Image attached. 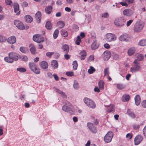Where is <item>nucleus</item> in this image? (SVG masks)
<instances>
[{
	"mask_svg": "<svg viewBox=\"0 0 146 146\" xmlns=\"http://www.w3.org/2000/svg\"><path fill=\"white\" fill-rule=\"evenodd\" d=\"M53 89L56 92L58 93L59 94H60L62 97L64 98H66L67 97L66 95L62 91L60 90L59 89L55 87H53Z\"/></svg>",
	"mask_w": 146,
	"mask_h": 146,
	"instance_id": "obj_22",
	"label": "nucleus"
},
{
	"mask_svg": "<svg viewBox=\"0 0 146 146\" xmlns=\"http://www.w3.org/2000/svg\"><path fill=\"white\" fill-rule=\"evenodd\" d=\"M51 67L54 69H56L58 67V63L57 61L53 60L51 62L50 65Z\"/></svg>",
	"mask_w": 146,
	"mask_h": 146,
	"instance_id": "obj_23",
	"label": "nucleus"
},
{
	"mask_svg": "<svg viewBox=\"0 0 146 146\" xmlns=\"http://www.w3.org/2000/svg\"><path fill=\"white\" fill-rule=\"evenodd\" d=\"M7 40L8 42L11 44L15 43L16 41V37L14 36L9 37Z\"/></svg>",
	"mask_w": 146,
	"mask_h": 146,
	"instance_id": "obj_20",
	"label": "nucleus"
},
{
	"mask_svg": "<svg viewBox=\"0 0 146 146\" xmlns=\"http://www.w3.org/2000/svg\"><path fill=\"white\" fill-rule=\"evenodd\" d=\"M133 19H130L129 20L127 21L126 23V26L127 27L129 26L130 25L133 23Z\"/></svg>",
	"mask_w": 146,
	"mask_h": 146,
	"instance_id": "obj_52",
	"label": "nucleus"
},
{
	"mask_svg": "<svg viewBox=\"0 0 146 146\" xmlns=\"http://www.w3.org/2000/svg\"><path fill=\"white\" fill-rule=\"evenodd\" d=\"M79 55L81 59L82 60H84L86 56V53L85 50H83L80 53Z\"/></svg>",
	"mask_w": 146,
	"mask_h": 146,
	"instance_id": "obj_27",
	"label": "nucleus"
},
{
	"mask_svg": "<svg viewBox=\"0 0 146 146\" xmlns=\"http://www.w3.org/2000/svg\"><path fill=\"white\" fill-rule=\"evenodd\" d=\"M144 26V23L143 22L140 20L137 21L134 26V32L136 33L141 32L143 30Z\"/></svg>",
	"mask_w": 146,
	"mask_h": 146,
	"instance_id": "obj_2",
	"label": "nucleus"
},
{
	"mask_svg": "<svg viewBox=\"0 0 146 146\" xmlns=\"http://www.w3.org/2000/svg\"><path fill=\"white\" fill-rule=\"evenodd\" d=\"M14 11L16 15H19L20 13V11L19 9V5L18 3H15L13 5Z\"/></svg>",
	"mask_w": 146,
	"mask_h": 146,
	"instance_id": "obj_18",
	"label": "nucleus"
},
{
	"mask_svg": "<svg viewBox=\"0 0 146 146\" xmlns=\"http://www.w3.org/2000/svg\"><path fill=\"white\" fill-rule=\"evenodd\" d=\"M14 24L18 29L23 30L25 29V27L23 23L18 20H15L14 21Z\"/></svg>",
	"mask_w": 146,
	"mask_h": 146,
	"instance_id": "obj_10",
	"label": "nucleus"
},
{
	"mask_svg": "<svg viewBox=\"0 0 146 146\" xmlns=\"http://www.w3.org/2000/svg\"><path fill=\"white\" fill-rule=\"evenodd\" d=\"M55 54H56L58 56L59 55L58 53H56L54 52H47L46 53V55L47 56L49 57H50L52 55Z\"/></svg>",
	"mask_w": 146,
	"mask_h": 146,
	"instance_id": "obj_45",
	"label": "nucleus"
},
{
	"mask_svg": "<svg viewBox=\"0 0 146 146\" xmlns=\"http://www.w3.org/2000/svg\"><path fill=\"white\" fill-rule=\"evenodd\" d=\"M74 29L75 31H77L79 30L78 27L76 25H74Z\"/></svg>",
	"mask_w": 146,
	"mask_h": 146,
	"instance_id": "obj_64",
	"label": "nucleus"
},
{
	"mask_svg": "<svg viewBox=\"0 0 146 146\" xmlns=\"http://www.w3.org/2000/svg\"><path fill=\"white\" fill-rule=\"evenodd\" d=\"M66 75L69 76H73V72H68L66 73Z\"/></svg>",
	"mask_w": 146,
	"mask_h": 146,
	"instance_id": "obj_58",
	"label": "nucleus"
},
{
	"mask_svg": "<svg viewBox=\"0 0 146 146\" xmlns=\"http://www.w3.org/2000/svg\"><path fill=\"white\" fill-rule=\"evenodd\" d=\"M17 70L20 72H24L26 71V69L23 67H19L17 68Z\"/></svg>",
	"mask_w": 146,
	"mask_h": 146,
	"instance_id": "obj_48",
	"label": "nucleus"
},
{
	"mask_svg": "<svg viewBox=\"0 0 146 146\" xmlns=\"http://www.w3.org/2000/svg\"><path fill=\"white\" fill-rule=\"evenodd\" d=\"M57 24L58 27L60 29L63 28L65 25L64 22L62 21H58Z\"/></svg>",
	"mask_w": 146,
	"mask_h": 146,
	"instance_id": "obj_31",
	"label": "nucleus"
},
{
	"mask_svg": "<svg viewBox=\"0 0 146 146\" xmlns=\"http://www.w3.org/2000/svg\"><path fill=\"white\" fill-rule=\"evenodd\" d=\"M138 44L141 46H145L146 45V39H143L140 40L138 42Z\"/></svg>",
	"mask_w": 146,
	"mask_h": 146,
	"instance_id": "obj_37",
	"label": "nucleus"
},
{
	"mask_svg": "<svg viewBox=\"0 0 146 146\" xmlns=\"http://www.w3.org/2000/svg\"><path fill=\"white\" fill-rule=\"evenodd\" d=\"M127 113L129 116L131 117V118H134L135 117V115L133 112L131 111L129 109L127 110Z\"/></svg>",
	"mask_w": 146,
	"mask_h": 146,
	"instance_id": "obj_34",
	"label": "nucleus"
},
{
	"mask_svg": "<svg viewBox=\"0 0 146 146\" xmlns=\"http://www.w3.org/2000/svg\"><path fill=\"white\" fill-rule=\"evenodd\" d=\"M52 76L56 80L58 81L59 80L58 77L56 74H54Z\"/></svg>",
	"mask_w": 146,
	"mask_h": 146,
	"instance_id": "obj_63",
	"label": "nucleus"
},
{
	"mask_svg": "<svg viewBox=\"0 0 146 146\" xmlns=\"http://www.w3.org/2000/svg\"><path fill=\"white\" fill-rule=\"evenodd\" d=\"M134 98L135 104L137 106H139L141 102L140 96L139 95H137L135 96Z\"/></svg>",
	"mask_w": 146,
	"mask_h": 146,
	"instance_id": "obj_25",
	"label": "nucleus"
},
{
	"mask_svg": "<svg viewBox=\"0 0 146 146\" xmlns=\"http://www.w3.org/2000/svg\"><path fill=\"white\" fill-rule=\"evenodd\" d=\"M135 56L137 58L135 60H136L137 62H138V61H141L143 59V55L141 54L137 53L135 54Z\"/></svg>",
	"mask_w": 146,
	"mask_h": 146,
	"instance_id": "obj_26",
	"label": "nucleus"
},
{
	"mask_svg": "<svg viewBox=\"0 0 146 146\" xmlns=\"http://www.w3.org/2000/svg\"><path fill=\"white\" fill-rule=\"evenodd\" d=\"M118 39L121 41L129 42L130 41L131 38L127 34L124 33L118 37Z\"/></svg>",
	"mask_w": 146,
	"mask_h": 146,
	"instance_id": "obj_8",
	"label": "nucleus"
},
{
	"mask_svg": "<svg viewBox=\"0 0 146 146\" xmlns=\"http://www.w3.org/2000/svg\"><path fill=\"white\" fill-rule=\"evenodd\" d=\"M98 47V45L97 44V41L95 40L92 44V50H95L97 49Z\"/></svg>",
	"mask_w": 146,
	"mask_h": 146,
	"instance_id": "obj_38",
	"label": "nucleus"
},
{
	"mask_svg": "<svg viewBox=\"0 0 146 146\" xmlns=\"http://www.w3.org/2000/svg\"><path fill=\"white\" fill-rule=\"evenodd\" d=\"M143 133L144 136L146 137V126L143 128Z\"/></svg>",
	"mask_w": 146,
	"mask_h": 146,
	"instance_id": "obj_60",
	"label": "nucleus"
},
{
	"mask_svg": "<svg viewBox=\"0 0 146 146\" xmlns=\"http://www.w3.org/2000/svg\"><path fill=\"white\" fill-rule=\"evenodd\" d=\"M95 71V69L92 66H90V68L88 70V72L90 74L93 73Z\"/></svg>",
	"mask_w": 146,
	"mask_h": 146,
	"instance_id": "obj_47",
	"label": "nucleus"
},
{
	"mask_svg": "<svg viewBox=\"0 0 146 146\" xmlns=\"http://www.w3.org/2000/svg\"><path fill=\"white\" fill-rule=\"evenodd\" d=\"M52 8L51 6H47L45 9V11L46 13L48 14H50L52 10Z\"/></svg>",
	"mask_w": 146,
	"mask_h": 146,
	"instance_id": "obj_30",
	"label": "nucleus"
},
{
	"mask_svg": "<svg viewBox=\"0 0 146 146\" xmlns=\"http://www.w3.org/2000/svg\"><path fill=\"white\" fill-rule=\"evenodd\" d=\"M29 66L31 70L35 74H40V70L37 68L36 65L34 63H29Z\"/></svg>",
	"mask_w": 146,
	"mask_h": 146,
	"instance_id": "obj_6",
	"label": "nucleus"
},
{
	"mask_svg": "<svg viewBox=\"0 0 146 146\" xmlns=\"http://www.w3.org/2000/svg\"><path fill=\"white\" fill-rule=\"evenodd\" d=\"M91 16L89 15H87L86 16V18L85 19L86 21L87 22L88 24L90 23L91 22Z\"/></svg>",
	"mask_w": 146,
	"mask_h": 146,
	"instance_id": "obj_40",
	"label": "nucleus"
},
{
	"mask_svg": "<svg viewBox=\"0 0 146 146\" xmlns=\"http://www.w3.org/2000/svg\"><path fill=\"white\" fill-rule=\"evenodd\" d=\"M19 50L20 51L24 53H27L28 52V49L24 47H21L20 48Z\"/></svg>",
	"mask_w": 146,
	"mask_h": 146,
	"instance_id": "obj_35",
	"label": "nucleus"
},
{
	"mask_svg": "<svg viewBox=\"0 0 146 146\" xmlns=\"http://www.w3.org/2000/svg\"><path fill=\"white\" fill-rule=\"evenodd\" d=\"M63 51L65 53H68L69 51L68 46L66 44H64L62 46V48Z\"/></svg>",
	"mask_w": 146,
	"mask_h": 146,
	"instance_id": "obj_29",
	"label": "nucleus"
},
{
	"mask_svg": "<svg viewBox=\"0 0 146 146\" xmlns=\"http://www.w3.org/2000/svg\"><path fill=\"white\" fill-rule=\"evenodd\" d=\"M141 105L143 107L146 108V101H143L141 103Z\"/></svg>",
	"mask_w": 146,
	"mask_h": 146,
	"instance_id": "obj_61",
	"label": "nucleus"
},
{
	"mask_svg": "<svg viewBox=\"0 0 146 146\" xmlns=\"http://www.w3.org/2000/svg\"><path fill=\"white\" fill-rule=\"evenodd\" d=\"M136 51V48L134 47H130L127 50V54L129 56H132L135 53Z\"/></svg>",
	"mask_w": 146,
	"mask_h": 146,
	"instance_id": "obj_19",
	"label": "nucleus"
},
{
	"mask_svg": "<svg viewBox=\"0 0 146 146\" xmlns=\"http://www.w3.org/2000/svg\"><path fill=\"white\" fill-rule=\"evenodd\" d=\"M9 56L11 57L13 61H17L20 57V55L14 52H10L9 54Z\"/></svg>",
	"mask_w": 146,
	"mask_h": 146,
	"instance_id": "obj_12",
	"label": "nucleus"
},
{
	"mask_svg": "<svg viewBox=\"0 0 146 146\" xmlns=\"http://www.w3.org/2000/svg\"><path fill=\"white\" fill-rule=\"evenodd\" d=\"M104 76H108L109 74V68H106L104 70Z\"/></svg>",
	"mask_w": 146,
	"mask_h": 146,
	"instance_id": "obj_51",
	"label": "nucleus"
},
{
	"mask_svg": "<svg viewBox=\"0 0 146 146\" xmlns=\"http://www.w3.org/2000/svg\"><path fill=\"white\" fill-rule=\"evenodd\" d=\"M143 137L141 135H138L134 139L135 144L137 145L139 144L143 140Z\"/></svg>",
	"mask_w": 146,
	"mask_h": 146,
	"instance_id": "obj_17",
	"label": "nucleus"
},
{
	"mask_svg": "<svg viewBox=\"0 0 146 146\" xmlns=\"http://www.w3.org/2000/svg\"><path fill=\"white\" fill-rule=\"evenodd\" d=\"M29 47L30 48V50L31 53L33 54H35L36 52V49L34 45L31 44H30Z\"/></svg>",
	"mask_w": 146,
	"mask_h": 146,
	"instance_id": "obj_28",
	"label": "nucleus"
},
{
	"mask_svg": "<svg viewBox=\"0 0 146 146\" xmlns=\"http://www.w3.org/2000/svg\"><path fill=\"white\" fill-rule=\"evenodd\" d=\"M132 137V135L131 133H127L126 135V137L128 139H131Z\"/></svg>",
	"mask_w": 146,
	"mask_h": 146,
	"instance_id": "obj_57",
	"label": "nucleus"
},
{
	"mask_svg": "<svg viewBox=\"0 0 146 146\" xmlns=\"http://www.w3.org/2000/svg\"><path fill=\"white\" fill-rule=\"evenodd\" d=\"M102 56L105 60H107L111 56V53L109 51H105L103 54Z\"/></svg>",
	"mask_w": 146,
	"mask_h": 146,
	"instance_id": "obj_16",
	"label": "nucleus"
},
{
	"mask_svg": "<svg viewBox=\"0 0 146 146\" xmlns=\"http://www.w3.org/2000/svg\"><path fill=\"white\" fill-rule=\"evenodd\" d=\"M61 33L62 35L64 37H66L68 35V33L67 32L63 30H62L61 31Z\"/></svg>",
	"mask_w": 146,
	"mask_h": 146,
	"instance_id": "obj_49",
	"label": "nucleus"
},
{
	"mask_svg": "<svg viewBox=\"0 0 146 146\" xmlns=\"http://www.w3.org/2000/svg\"><path fill=\"white\" fill-rule=\"evenodd\" d=\"M123 13L124 15L130 17L133 15V11L131 9H127L124 10Z\"/></svg>",
	"mask_w": 146,
	"mask_h": 146,
	"instance_id": "obj_13",
	"label": "nucleus"
},
{
	"mask_svg": "<svg viewBox=\"0 0 146 146\" xmlns=\"http://www.w3.org/2000/svg\"><path fill=\"white\" fill-rule=\"evenodd\" d=\"M65 104V105H64L62 107V110L64 111L69 112V113H71L72 112V105L68 102H66Z\"/></svg>",
	"mask_w": 146,
	"mask_h": 146,
	"instance_id": "obj_7",
	"label": "nucleus"
},
{
	"mask_svg": "<svg viewBox=\"0 0 146 146\" xmlns=\"http://www.w3.org/2000/svg\"><path fill=\"white\" fill-rule=\"evenodd\" d=\"M24 19L26 21L29 23H31L33 20L32 17L29 15H25L24 17Z\"/></svg>",
	"mask_w": 146,
	"mask_h": 146,
	"instance_id": "obj_24",
	"label": "nucleus"
},
{
	"mask_svg": "<svg viewBox=\"0 0 146 146\" xmlns=\"http://www.w3.org/2000/svg\"><path fill=\"white\" fill-rule=\"evenodd\" d=\"M84 103L88 107L92 108H94L96 107V105L93 101L91 100L85 98L84 99Z\"/></svg>",
	"mask_w": 146,
	"mask_h": 146,
	"instance_id": "obj_5",
	"label": "nucleus"
},
{
	"mask_svg": "<svg viewBox=\"0 0 146 146\" xmlns=\"http://www.w3.org/2000/svg\"><path fill=\"white\" fill-rule=\"evenodd\" d=\"M79 88V86L78 83L77 82L75 81L74 84V88L75 89H78Z\"/></svg>",
	"mask_w": 146,
	"mask_h": 146,
	"instance_id": "obj_56",
	"label": "nucleus"
},
{
	"mask_svg": "<svg viewBox=\"0 0 146 146\" xmlns=\"http://www.w3.org/2000/svg\"><path fill=\"white\" fill-rule=\"evenodd\" d=\"M4 60L6 62L11 63L13 62V60L12 59L11 57H10L9 56V57H5L4 58Z\"/></svg>",
	"mask_w": 146,
	"mask_h": 146,
	"instance_id": "obj_41",
	"label": "nucleus"
},
{
	"mask_svg": "<svg viewBox=\"0 0 146 146\" xmlns=\"http://www.w3.org/2000/svg\"><path fill=\"white\" fill-rule=\"evenodd\" d=\"M36 17L37 20H38L39 22H40L41 19V14L40 12H37L36 14Z\"/></svg>",
	"mask_w": 146,
	"mask_h": 146,
	"instance_id": "obj_32",
	"label": "nucleus"
},
{
	"mask_svg": "<svg viewBox=\"0 0 146 146\" xmlns=\"http://www.w3.org/2000/svg\"><path fill=\"white\" fill-rule=\"evenodd\" d=\"M33 40L34 41L38 43H40L44 41L43 37L39 35H36L33 36Z\"/></svg>",
	"mask_w": 146,
	"mask_h": 146,
	"instance_id": "obj_11",
	"label": "nucleus"
},
{
	"mask_svg": "<svg viewBox=\"0 0 146 146\" xmlns=\"http://www.w3.org/2000/svg\"><path fill=\"white\" fill-rule=\"evenodd\" d=\"M81 42V38L79 36H78L77 37V39L75 42V44L77 45H79L80 44Z\"/></svg>",
	"mask_w": 146,
	"mask_h": 146,
	"instance_id": "obj_44",
	"label": "nucleus"
},
{
	"mask_svg": "<svg viewBox=\"0 0 146 146\" xmlns=\"http://www.w3.org/2000/svg\"><path fill=\"white\" fill-rule=\"evenodd\" d=\"M40 64L41 68L44 70L47 69L48 67V64L45 61H42Z\"/></svg>",
	"mask_w": 146,
	"mask_h": 146,
	"instance_id": "obj_21",
	"label": "nucleus"
},
{
	"mask_svg": "<svg viewBox=\"0 0 146 146\" xmlns=\"http://www.w3.org/2000/svg\"><path fill=\"white\" fill-rule=\"evenodd\" d=\"M5 2L8 5L12 6L13 5V3L11 0H5Z\"/></svg>",
	"mask_w": 146,
	"mask_h": 146,
	"instance_id": "obj_53",
	"label": "nucleus"
},
{
	"mask_svg": "<svg viewBox=\"0 0 146 146\" xmlns=\"http://www.w3.org/2000/svg\"><path fill=\"white\" fill-rule=\"evenodd\" d=\"M125 86L122 84H118L117 85V88L119 90H122L125 88Z\"/></svg>",
	"mask_w": 146,
	"mask_h": 146,
	"instance_id": "obj_46",
	"label": "nucleus"
},
{
	"mask_svg": "<svg viewBox=\"0 0 146 146\" xmlns=\"http://www.w3.org/2000/svg\"><path fill=\"white\" fill-rule=\"evenodd\" d=\"M127 19L123 17H117L114 21V24L117 27H123L126 22Z\"/></svg>",
	"mask_w": 146,
	"mask_h": 146,
	"instance_id": "obj_1",
	"label": "nucleus"
},
{
	"mask_svg": "<svg viewBox=\"0 0 146 146\" xmlns=\"http://www.w3.org/2000/svg\"><path fill=\"white\" fill-rule=\"evenodd\" d=\"M104 48L107 49H109L110 48V46L109 44L108 43H105L104 45Z\"/></svg>",
	"mask_w": 146,
	"mask_h": 146,
	"instance_id": "obj_62",
	"label": "nucleus"
},
{
	"mask_svg": "<svg viewBox=\"0 0 146 146\" xmlns=\"http://www.w3.org/2000/svg\"><path fill=\"white\" fill-rule=\"evenodd\" d=\"M87 126L89 129L94 133H96L97 130L96 127L94 126L93 123L88 122L87 123Z\"/></svg>",
	"mask_w": 146,
	"mask_h": 146,
	"instance_id": "obj_14",
	"label": "nucleus"
},
{
	"mask_svg": "<svg viewBox=\"0 0 146 146\" xmlns=\"http://www.w3.org/2000/svg\"><path fill=\"white\" fill-rule=\"evenodd\" d=\"M129 96L128 95H124L123 96L122 98V100L124 102H127L129 99Z\"/></svg>",
	"mask_w": 146,
	"mask_h": 146,
	"instance_id": "obj_33",
	"label": "nucleus"
},
{
	"mask_svg": "<svg viewBox=\"0 0 146 146\" xmlns=\"http://www.w3.org/2000/svg\"><path fill=\"white\" fill-rule=\"evenodd\" d=\"M21 60L25 62L27 61L28 60V58L26 56H22L20 55V57H19V58Z\"/></svg>",
	"mask_w": 146,
	"mask_h": 146,
	"instance_id": "obj_42",
	"label": "nucleus"
},
{
	"mask_svg": "<svg viewBox=\"0 0 146 146\" xmlns=\"http://www.w3.org/2000/svg\"><path fill=\"white\" fill-rule=\"evenodd\" d=\"M7 40V38L5 36L2 35H0V42H4Z\"/></svg>",
	"mask_w": 146,
	"mask_h": 146,
	"instance_id": "obj_39",
	"label": "nucleus"
},
{
	"mask_svg": "<svg viewBox=\"0 0 146 146\" xmlns=\"http://www.w3.org/2000/svg\"><path fill=\"white\" fill-rule=\"evenodd\" d=\"M133 63L134 64V65L132 67H131L130 69V71L132 73H135L141 70V68L139 65V63L138 62H137L136 60H134Z\"/></svg>",
	"mask_w": 146,
	"mask_h": 146,
	"instance_id": "obj_3",
	"label": "nucleus"
},
{
	"mask_svg": "<svg viewBox=\"0 0 146 146\" xmlns=\"http://www.w3.org/2000/svg\"><path fill=\"white\" fill-rule=\"evenodd\" d=\"M113 133L111 131H109L105 135L104 138V141L106 143L110 142L113 136Z\"/></svg>",
	"mask_w": 146,
	"mask_h": 146,
	"instance_id": "obj_9",
	"label": "nucleus"
},
{
	"mask_svg": "<svg viewBox=\"0 0 146 146\" xmlns=\"http://www.w3.org/2000/svg\"><path fill=\"white\" fill-rule=\"evenodd\" d=\"M59 31L58 30L56 29L54 31L53 34V37L54 39L56 38L58 36Z\"/></svg>",
	"mask_w": 146,
	"mask_h": 146,
	"instance_id": "obj_50",
	"label": "nucleus"
},
{
	"mask_svg": "<svg viewBox=\"0 0 146 146\" xmlns=\"http://www.w3.org/2000/svg\"><path fill=\"white\" fill-rule=\"evenodd\" d=\"M45 27L48 29H51L52 28V25L50 21H47L46 23Z\"/></svg>",
	"mask_w": 146,
	"mask_h": 146,
	"instance_id": "obj_36",
	"label": "nucleus"
},
{
	"mask_svg": "<svg viewBox=\"0 0 146 146\" xmlns=\"http://www.w3.org/2000/svg\"><path fill=\"white\" fill-rule=\"evenodd\" d=\"M104 39L107 42H111L116 40L117 37L114 34L108 33L105 35Z\"/></svg>",
	"mask_w": 146,
	"mask_h": 146,
	"instance_id": "obj_4",
	"label": "nucleus"
},
{
	"mask_svg": "<svg viewBox=\"0 0 146 146\" xmlns=\"http://www.w3.org/2000/svg\"><path fill=\"white\" fill-rule=\"evenodd\" d=\"M104 83L102 80H100L98 83V85L100 87V88L103 90L104 89Z\"/></svg>",
	"mask_w": 146,
	"mask_h": 146,
	"instance_id": "obj_43",
	"label": "nucleus"
},
{
	"mask_svg": "<svg viewBox=\"0 0 146 146\" xmlns=\"http://www.w3.org/2000/svg\"><path fill=\"white\" fill-rule=\"evenodd\" d=\"M108 15V13H105L102 14V17L104 18H107Z\"/></svg>",
	"mask_w": 146,
	"mask_h": 146,
	"instance_id": "obj_59",
	"label": "nucleus"
},
{
	"mask_svg": "<svg viewBox=\"0 0 146 146\" xmlns=\"http://www.w3.org/2000/svg\"><path fill=\"white\" fill-rule=\"evenodd\" d=\"M134 0H123L120 2V4L123 6L127 7L128 4L133 3Z\"/></svg>",
	"mask_w": 146,
	"mask_h": 146,
	"instance_id": "obj_15",
	"label": "nucleus"
},
{
	"mask_svg": "<svg viewBox=\"0 0 146 146\" xmlns=\"http://www.w3.org/2000/svg\"><path fill=\"white\" fill-rule=\"evenodd\" d=\"M133 127L135 129L137 130L139 129L140 127V125L137 124H134L133 125Z\"/></svg>",
	"mask_w": 146,
	"mask_h": 146,
	"instance_id": "obj_55",
	"label": "nucleus"
},
{
	"mask_svg": "<svg viewBox=\"0 0 146 146\" xmlns=\"http://www.w3.org/2000/svg\"><path fill=\"white\" fill-rule=\"evenodd\" d=\"M78 64L76 61H74V70H76L77 69Z\"/></svg>",
	"mask_w": 146,
	"mask_h": 146,
	"instance_id": "obj_54",
	"label": "nucleus"
}]
</instances>
